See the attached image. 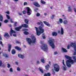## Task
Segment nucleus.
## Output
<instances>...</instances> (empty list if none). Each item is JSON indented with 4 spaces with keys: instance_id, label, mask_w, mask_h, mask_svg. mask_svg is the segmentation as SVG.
I'll use <instances>...</instances> for the list:
<instances>
[{
    "instance_id": "nucleus-64",
    "label": "nucleus",
    "mask_w": 76,
    "mask_h": 76,
    "mask_svg": "<svg viewBox=\"0 0 76 76\" xmlns=\"http://www.w3.org/2000/svg\"><path fill=\"white\" fill-rule=\"evenodd\" d=\"M19 15H20H20H22V14H21L20 13H19Z\"/></svg>"
},
{
    "instance_id": "nucleus-17",
    "label": "nucleus",
    "mask_w": 76,
    "mask_h": 76,
    "mask_svg": "<svg viewBox=\"0 0 76 76\" xmlns=\"http://www.w3.org/2000/svg\"><path fill=\"white\" fill-rule=\"evenodd\" d=\"M44 23L46 25H47L48 26H49V27H50V24L48 23V22L44 21Z\"/></svg>"
},
{
    "instance_id": "nucleus-30",
    "label": "nucleus",
    "mask_w": 76,
    "mask_h": 76,
    "mask_svg": "<svg viewBox=\"0 0 76 76\" xmlns=\"http://www.w3.org/2000/svg\"><path fill=\"white\" fill-rule=\"evenodd\" d=\"M3 56L5 57H8L7 54H6V53H3Z\"/></svg>"
},
{
    "instance_id": "nucleus-41",
    "label": "nucleus",
    "mask_w": 76,
    "mask_h": 76,
    "mask_svg": "<svg viewBox=\"0 0 76 76\" xmlns=\"http://www.w3.org/2000/svg\"><path fill=\"white\" fill-rule=\"evenodd\" d=\"M7 67L8 68H10V65L9 64H7Z\"/></svg>"
},
{
    "instance_id": "nucleus-24",
    "label": "nucleus",
    "mask_w": 76,
    "mask_h": 76,
    "mask_svg": "<svg viewBox=\"0 0 76 76\" xmlns=\"http://www.w3.org/2000/svg\"><path fill=\"white\" fill-rule=\"evenodd\" d=\"M3 17L0 14V21L3 22Z\"/></svg>"
},
{
    "instance_id": "nucleus-50",
    "label": "nucleus",
    "mask_w": 76,
    "mask_h": 76,
    "mask_svg": "<svg viewBox=\"0 0 76 76\" xmlns=\"http://www.w3.org/2000/svg\"><path fill=\"white\" fill-rule=\"evenodd\" d=\"M67 49H69L70 48V45H68L67 46Z\"/></svg>"
},
{
    "instance_id": "nucleus-39",
    "label": "nucleus",
    "mask_w": 76,
    "mask_h": 76,
    "mask_svg": "<svg viewBox=\"0 0 76 76\" xmlns=\"http://www.w3.org/2000/svg\"><path fill=\"white\" fill-rule=\"evenodd\" d=\"M9 22V21L7 20H5L4 21V23H7V22Z\"/></svg>"
},
{
    "instance_id": "nucleus-4",
    "label": "nucleus",
    "mask_w": 76,
    "mask_h": 76,
    "mask_svg": "<svg viewBox=\"0 0 76 76\" xmlns=\"http://www.w3.org/2000/svg\"><path fill=\"white\" fill-rule=\"evenodd\" d=\"M54 39H52L48 41L49 44L50 46L52 48H54L55 47L54 43Z\"/></svg>"
},
{
    "instance_id": "nucleus-42",
    "label": "nucleus",
    "mask_w": 76,
    "mask_h": 76,
    "mask_svg": "<svg viewBox=\"0 0 76 76\" xmlns=\"http://www.w3.org/2000/svg\"><path fill=\"white\" fill-rule=\"evenodd\" d=\"M6 17L7 18V19H10V16H9V15H7Z\"/></svg>"
},
{
    "instance_id": "nucleus-54",
    "label": "nucleus",
    "mask_w": 76,
    "mask_h": 76,
    "mask_svg": "<svg viewBox=\"0 0 76 76\" xmlns=\"http://www.w3.org/2000/svg\"><path fill=\"white\" fill-rule=\"evenodd\" d=\"M58 54V53H57V51L54 52V54Z\"/></svg>"
},
{
    "instance_id": "nucleus-22",
    "label": "nucleus",
    "mask_w": 76,
    "mask_h": 76,
    "mask_svg": "<svg viewBox=\"0 0 76 76\" xmlns=\"http://www.w3.org/2000/svg\"><path fill=\"white\" fill-rule=\"evenodd\" d=\"M24 22H25L26 24H28L29 22V20L27 19H26L24 20Z\"/></svg>"
},
{
    "instance_id": "nucleus-56",
    "label": "nucleus",
    "mask_w": 76,
    "mask_h": 76,
    "mask_svg": "<svg viewBox=\"0 0 76 76\" xmlns=\"http://www.w3.org/2000/svg\"><path fill=\"white\" fill-rule=\"evenodd\" d=\"M37 64H39V61H37Z\"/></svg>"
},
{
    "instance_id": "nucleus-63",
    "label": "nucleus",
    "mask_w": 76,
    "mask_h": 76,
    "mask_svg": "<svg viewBox=\"0 0 76 76\" xmlns=\"http://www.w3.org/2000/svg\"><path fill=\"white\" fill-rule=\"evenodd\" d=\"M44 15L45 16H47V13H44Z\"/></svg>"
},
{
    "instance_id": "nucleus-43",
    "label": "nucleus",
    "mask_w": 76,
    "mask_h": 76,
    "mask_svg": "<svg viewBox=\"0 0 76 76\" xmlns=\"http://www.w3.org/2000/svg\"><path fill=\"white\" fill-rule=\"evenodd\" d=\"M2 67H5V64H2Z\"/></svg>"
},
{
    "instance_id": "nucleus-2",
    "label": "nucleus",
    "mask_w": 76,
    "mask_h": 76,
    "mask_svg": "<svg viewBox=\"0 0 76 76\" xmlns=\"http://www.w3.org/2000/svg\"><path fill=\"white\" fill-rule=\"evenodd\" d=\"M65 58H66L67 59H68V60L66 61V65L68 67H71V64H70V63L72 64H73L74 63H76V56H72L74 61L72 59L71 57H70L66 55L65 56Z\"/></svg>"
},
{
    "instance_id": "nucleus-48",
    "label": "nucleus",
    "mask_w": 76,
    "mask_h": 76,
    "mask_svg": "<svg viewBox=\"0 0 76 76\" xmlns=\"http://www.w3.org/2000/svg\"><path fill=\"white\" fill-rule=\"evenodd\" d=\"M10 72H13V70H12V68H10Z\"/></svg>"
},
{
    "instance_id": "nucleus-8",
    "label": "nucleus",
    "mask_w": 76,
    "mask_h": 76,
    "mask_svg": "<svg viewBox=\"0 0 76 76\" xmlns=\"http://www.w3.org/2000/svg\"><path fill=\"white\" fill-rule=\"evenodd\" d=\"M70 46L74 48V50L76 52V45L75 43L72 42L70 45Z\"/></svg>"
},
{
    "instance_id": "nucleus-32",
    "label": "nucleus",
    "mask_w": 76,
    "mask_h": 76,
    "mask_svg": "<svg viewBox=\"0 0 76 76\" xmlns=\"http://www.w3.org/2000/svg\"><path fill=\"white\" fill-rule=\"evenodd\" d=\"M59 21L60 23H63V20H62L61 18H59Z\"/></svg>"
},
{
    "instance_id": "nucleus-58",
    "label": "nucleus",
    "mask_w": 76,
    "mask_h": 76,
    "mask_svg": "<svg viewBox=\"0 0 76 76\" xmlns=\"http://www.w3.org/2000/svg\"><path fill=\"white\" fill-rule=\"evenodd\" d=\"M2 42L1 41H0V44H1V45H2Z\"/></svg>"
},
{
    "instance_id": "nucleus-28",
    "label": "nucleus",
    "mask_w": 76,
    "mask_h": 76,
    "mask_svg": "<svg viewBox=\"0 0 76 76\" xmlns=\"http://www.w3.org/2000/svg\"><path fill=\"white\" fill-rule=\"evenodd\" d=\"M68 11L69 12H72V8H71V7H68Z\"/></svg>"
},
{
    "instance_id": "nucleus-21",
    "label": "nucleus",
    "mask_w": 76,
    "mask_h": 76,
    "mask_svg": "<svg viewBox=\"0 0 76 76\" xmlns=\"http://www.w3.org/2000/svg\"><path fill=\"white\" fill-rule=\"evenodd\" d=\"M45 67L46 70H49V68H50V65L49 64H47Z\"/></svg>"
},
{
    "instance_id": "nucleus-46",
    "label": "nucleus",
    "mask_w": 76,
    "mask_h": 76,
    "mask_svg": "<svg viewBox=\"0 0 76 76\" xmlns=\"http://www.w3.org/2000/svg\"><path fill=\"white\" fill-rule=\"evenodd\" d=\"M6 13H7V14H8V15H9L10 14V12H9V11H7L6 12Z\"/></svg>"
},
{
    "instance_id": "nucleus-34",
    "label": "nucleus",
    "mask_w": 76,
    "mask_h": 76,
    "mask_svg": "<svg viewBox=\"0 0 76 76\" xmlns=\"http://www.w3.org/2000/svg\"><path fill=\"white\" fill-rule=\"evenodd\" d=\"M18 23L17 22H15L14 23V24L13 25V26L14 27H16L17 26V24Z\"/></svg>"
},
{
    "instance_id": "nucleus-61",
    "label": "nucleus",
    "mask_w": 76,
    "mask_h": 76,
    "mask_svg": "<svg viewBox=\"0 0 76 76\" xmlns=\"http://www.w3.org/2000/svg\"><path fill=\"white\" fill-rule=\"evenodd\" d=\"M74 55H76V53L75 52H74Z\"/></svg>"
},
{
    "instance_id": "nucleus-12",
    "label": "nucleus",
    "mask_w": 76,
    "mask_h": 76,
    "mask_svg": "<svg viewBox=\"0 0 76 76\" xmlns=\"http://www.w3.org/2000/svg\"><path fill=\"white\" fill-rule=\"evenodd\" d=\"M8 50L9 52H10V50H11V48H12V45L10 44H8Z\"/></svg>"
},
{
    "instance_id": "nucleus-44",
    "label": "nucleus",
    "mask_w": 76,
    "mask_h": 76,
    "mask_svg": "<svg viewBox=\"0 0 76 76\" xmlns=\"http://www.w3.org/2000/svg\"><path fill=\"white\" fill-rule=\"evenodd\" d=\"M17 70H18V71H20V69L19 68V67H18L17 68Z\"/></svg>"
},
{
    "instance_id": "nucleus-36",
    "label": "nucleus",
    "mask_w": 76,
    "mask_h": 76,
    "mask_svg": "<svg viewBox=\"0 0 76 76\" xmlns=\"http://www.w3.org/2000/svg\"><path fill=\"white\" fill-rule=\"evenodd\" d=\"M41 61L43 63H44V62H45V61L44 60V59L43 58L41 59Z\"/></svg>"
},
{
    "instance_id": "nucleus-23",
    "label": "nucleus",
    "mask_w": 76,
    "mask_h": 76,
    "mask_svg": "<svg viewBox=\"0 0 76 76\" xmlns=\"http://www.w3.org/2000/svg\"><path fill=\"white\" fill-rule=\"evenodd\" d=\"M62 51L64 53H67V50L66 49L64 48H62Z\"/></svg>"
},
{
    "instance_id": "nucleus-38",
    "label": "nucleus",
    "mask_w": 76,
    "mask_h": 76,
    "mask_svg": "<svg viewBox=\"0 0 76 76\" xmlns=\"http://www.w3.org/2000/svg\"><path fill=\"white\" fill-rule=\"evenodd\" d=\"M41 3L42 4H45V2L44 1H43L42 0H41Z\"/></svg>"
},
{
    "instance_id": "nucleus-51",
    "label": "nucleus",
    "mask_w": 76,
    "mask_h": 76,
    "mask_svg": "<svg viewBox=\"0 0 76 76\" xmlns=\"http://www.w3.org/2000/svg\"><path fill=\"white\" fill-rule=\"evenodd\" d=\"M2 40V38H1V35H0V41Z\"/></svg>"
},
{
    "instance_id": "nucleus-37",
    "label": "nucleus",
    "mask_w": 76,
    "mask_h": 76,
    "mask_svg": "<svg viewBox=\"0 0 76 76\" xmlns=\"http://www.w3.org/2000/svg\"><path fill=\"white\" fill-rule=\"evenodd\" d=\"M2 64H3V63H2V61L1 60L0 61V67H1V66L2 65Z\"/></svg>"
},
{
    "instance_id": "nucleus-13",
    "label": "nucleus",
    "mask_w": 76,
    "mask_h": 76,
    "mask_svg": "<svg viewBox=\"0 0 76 76\" xmlns=\"http://www.w3.org/2000/svg\"><path fill=\"white\" fill-rule=\"evenodd\" d=\"M18 57L20 58H22V59L24 58L25 57L23 55L20 54H18Z\"/></svg>"
},
{
    "instance_id": "nucleus-45",
    "label": "nucleus",
    "mask_w": 76,
    "mask_h": 76,
    "mask_svg": "<svg viewBox=\"0 0 76 76\" xmlns=\"http://www.w3.org/2000/svg\"><path fill=\"white\" fill-rule=\"evenodd\" d=\"M40 14L39 13H37V16H39Z\"/></svg>"
},
{
    "instance_id": "nucleus-18",
    "label": "nucleus",
    "mask_w": 76,
    "mask_h": 76,
    "mask_svg": "<svg viewBox=\"0 0 76 76\" xmlns=\"http://www.w3.org/2000/svg\"><path fill=\"white\" fill-rule=\"evenodd\" d=\"M4 37H7L8 38H10V35H9V34H8V33H5L4 35Z\"/></svg>"
},
{
    "instance_id": "nucleus-26",
    "label": "nucleus",
    "mask_w": 76,
    "mask_h": 76,
    "mask_svg": "<svg viewBox=\"0 0 76 76\" xmlns=\"http://www.w3.org/2000/svg\"><path fill=\"white\" fill-rule=\"evenodd\" d=\"M52 34L53 36H56V35H57V33L56 32H52Z\"/></svg>"
},
{
    "instance_id": "nucleus-19",
    "label": "nucleus",
    "mask_w": 76,
    "mask_h": 76,
    "mask_svg": "<svg viewBox=\"0 0 76 76\" xmlns=\"http://www.w3.org/2000/svg\"><path fill=\"white\" fill-rule=\"evenodd\" d=\"M64 34V30H63V28L61 27V35H63Z\"/></svg>"
},
{
    "instance_id": "nucleus-6",
    "label": "nucleus",
    "mask_w": 76,
    "mask_h": 76,
    "mask_svg": "<svg viewBox=\"0 0 76 76\" xmlns=\"http://www.w3.org/2000/svg\"><path fill=\"white\" fill-rule=\"evenodd\" d=\"M42 49L45 51H47V50H48V46H47V45L43 44V47H42Z\"/></svg>"
},
{
    "instance_id": "nucleus-62",
    "label": "nucleus",
    "mask_w": 76,
    "mask_h": 76,
    "mask_svg": "<svg viewBox=\"0 0 76 76\" xmlns=\"http://www.w3.org/2000/svg\"><path fill=\"white\" fill-rule=\"evenodd\" d=\"M16 65H18V62H16Z\"/></svg>"
},
{
    "instance_id": "nucleus-53",
    "label": "nucleus",
    "mask_w": 76,
    "mask_h": 76,
    "mask_svg": "<svg viewBox=\"0 0 76 76\" xmlns=\"http://www.w3.org/2000/svg\"><path fill=\"white\" fill-rule=\"evenodd\" d=\"M27 4V2H25L24 3V5L25 6V5H26Z\"/></svg>"
},
{
    "instance_id": "nucleus-49",
    "label": "nucleus",
    "mask_w": 76,
    "mask_h": 76,
    "mask_svg": "<svg viewBox=\"0 0 76 76\" xmlns=\"http://www.w3.org/2000/svg\"><path fill=\"white\" fill-rule=\"evenodd\" d=\"M16 44H20V42L18 41H16Z\"/></svg>"
},
{
    "instance_id": "nucleus-29",
    "label": "nucleus",
    "mask_w": 76,
    "mask_h": 76,
    "mask_svg": "<svg viewBox=\"0 0 76 76\" xmlns=\"http://www.w3.org/2000/svg\"><path fill=\"white\" fill-rule=\"evenodd\" d=\"M42 37L44 39H45L46 38V37H45V35L44 34H42Z\"/></svg>"
},
{
    "instance_id": "nucleus-15",
    "label": "nucleus",
    "mask_w": 76,
    "mask_h": 76,
    "mask_svg": "<svg viewBox=\"0 0 76 76\" xmlns=\"http://www.w3.org/2000/svg\"><path fill=\"white\" fill-rule=\"evenodd\" d=\"M22 28V26H19L18 27H16L15 28V29L17 31H20V29Z\"/></svg>"
},
{
    "instance_id": "nucleus-57",
    "label": "nucleus",
    "mask_w": 76,
    "mask_h": 76,
    "mask_svg": "<svg viewBox=\"0 0 76 76\" xmlns=\"http://www.w3.org/2000/svg\"><path fill=\"white\" fill-rule=\"evenodd\" d=\"M38 10V8H35L34 10L35 11H36V10Z\"/></svg>"
},
{
    "instance_id": "nucleus-52",
    "label": "nucleus",
    "mask_w": 76,
    "mask_h": 76,
    "mask_svg": "<svg viewBox=\"0 0 76 76\" xmlns=\"http://www.w3.org/2000/svg\"><path fill=\"white\" fill-rule=\"evenodd\" d=\"M52 74L54 75H55V72L54 71H52Z\"/></svg>"
},
{
    "instance_id": "nucleus-47",
    "label": "nucleus",
    "mask_w": 76,
    "mask_h": 76,
    "mask_svg": "<svg viewBox=\"0 0 76 76\" xmlns=\"http://www.w3.org/2000/svg\"><path fill=\"white\" fill-rule=\"evenodd\" d=\"M23 30L24 31H28V29H23Z\"/></svg>"
},
{
    "instance_id": "nucleus-3",
    "label": "nucleus",
    "mask_w": 76,
    "mask_h": 76,
    "mask_svg": "<svg viewBox=\"0 0 76 76\" xmlns=\"http://www.w3.org/2000/svg\"><path fill=\"white\" fill-rule=\"evenodd\" d=\"M31 39L32 40H31ZM31 39L29 38H27L26 39V40L27 41L29 44H31V43L34 44L36 42L37 39L34 36H33L31 37Z\"/></svg>"
},
{
    "instance_id": "nucleus-27",
    "label": "nucleus",
    "mask_w": 76,
    "mask_h": 76,
    "mask_svg": "<svg viewBox=\"0 0 76 76\" xmlns=\"http://www.w3.org/2000/svg\"><path fill=\"white\" fill-rule=\"evenodd\" d=\"M39 71H40V72H41V73H42V74H44V71H43V70L41 69V68H39Z\"/></svg>"
},
{
    "instance_id": "nucleus-7",
    "label": "nucleus",
    "mask_w": 76,
    "mask_h": 76,
    "mask_svg": "<svg viewBox=\"0 0 76 76\" xmlns=\"http://www.w3.org/2000/svg\"><path fill=\"white\" fill-rule=\"evenodd\" d=\"M27 13L28 15L29 16L31 15L32 13V10L30 9V8L29 7H27Z\"/></svg>"
},
{
    "instance_id": "nucleus-31",
    "label": "nucleus",
    "mask_w": 76,
    "mask_h": 76,
    "mask_svg": "<svg viewBox=\"0 0 76 76\" xmlns=\"http://www.w3.org/2000/svg\"><path fill=\"white\" fill-rule=\"evenodd\" d=\"M63 23L64 24H65V25H66V24H67V23H68V21L66 20H65L63 21Z\"/></svg>"
},
{
    "instance_id": "nucleus-40",
    "label": "nucleus",
    "mask_w": 76,
    "mask_h": 76,
    "mask_svg": "<svg viewBox=\"0 0 76 76\" xmlns=\"http://www.w3.org/2000/svg\"><path fill=\"white\" fill-rule=\"evenodd\" d=\"M23 14H26V11L25 10H24L23 11Z\"/></svg>"
},
{
    "instance_id": "nucleus-11",
    "label": "nucleus",
    "mask_w": 76,
    "mask_h": 76,
    "mask_svg": "<svg viewBox=\"0 0 76 76\" xmlns=\"http://www.w3.org/2000/svg\"><path fill=\"white\" fill-rule=\"evenodd\" d=\"M33 4H34V5L35 6H36V7H40V6H40V5H39L38 4V3L37 2H34L33 3Z\"/></svg>"
},
{
    "instance_id": "nucleus-9",
    "label": "nucleus",
    "mask_w": 76,
    "mask_h": 76,
    "mask_svg": "<svg viewBox=\"0 0 76 76\" xmlns=\"http://www.w3.org/2000/svg\"><path fill=\"white\" fill-rule=\"evenodd\" d=\"M14 33H16L15 31L12 29V28H11L10 31V36H12V34Z\"/></svg>"
},
{
    "instance_id": "nucleus-14",
    "label": "nucleus",
    "mask_w": 76,
    "mask_h": 76,
    "mask_svg": "<svg viewBox=\"0 0 76 76\" xmlns=\"http://www.w3.org/2000/svg\"><path fill=\"white\" fill-rule=\"evenodd\" d=\"M21 26L22 28V27L23 28H28V25L26 24H22Z\"/></svg>"
},
{
    "instance_id": "nucleus-55",
    "label": "nucleus",
    "mask_w": 76,
    "mask_h": 76,
    "mask_svg": "<svg viewBox=\"0 0 76 76\" xmlns=\"http://www.w3.org/2000/svg\"><path fill=\"white\" fill-rule=\"evenodd\" d=\"M10 22H11V23H13V22L12 20V19H11L10 20Z\"/></svg>"
},
{
    "instance_id": "nucleus-59",
    "label": "nucleus",
    "mask_w": 76,
    "mask_h": 76,
    "mask_svg": "<svg viewBox=\"0 0 76 76\" xmlns=\"http://www.w3.org/2000/svg\"><path fill=\"white\" fill-rule=\"evenodd\" d=\"M58 34H60V31L59 30H58Z\"/></svg>"
},
{
    "instance_id": "nucleus-25",
    "label": "nucleus",
    "mask_w": 76,
    "mask_h": 76,
    "mask_svg": "<svg viewBox=\"0 0 76 76\" xmlns=\"http://www.w3.org/2000/svg\"><path fill=\"white\" fill-rule=\"evenodd\" d=\"M11 53L12 54H15L16 53V50L15 49H12L11 51Z\"/></svg>"
},
{
    "instance_id": "nucleus-20",
    "label": "nucleus",
    "mask_w": 76,
    "mask_h": 76,
    "mask_svg": "<svg viewBox=\"0 0 76 76\" xmlns=\"http://www.w3.org/2000/svg\"><path fill=\"white\" fill-rule=\"evenodd\" d=\"M51 76V73L50 72H48L47 74L45 73L44 76Z\"/></svg>"
},
{
    "instance_id": "nucleus-16",
    "label": "nucleus",
    "mask_w": 76,
    "mask_h": 76,
    "mask_svg": "<svg viewBox=\"0 0 76 76\" xmlns=\"http://www.w3.org/2000/svg\"><path fill=\"white\" fill-rule=\"evenodd\" d=\"M15 50H17L18 51H22V49L21 48L18 46H15Z\"/></svg>"
},
{
    "instance_id": "nucleus-60",
    "label": "nucleus",
    "mask_w": 76,
    "mask_h": 76,
    "mask_svg": "<svg viewBox=\"0 0 76 76\" xmlns=\"http://www.w3.org/2000/svg\"><path fill=\"white\" fill-rule=\"evenodd\" d=\"M13 36H14V37H16V34H14L13 35Z\"/></svg>"
},
{
    "instance_id": "nucleus-5",
    "label": "nucleus",
    "mask_w": 76,
    "mask_h": 76,
    "mask_svg": "<svg viewBox=\"0 0 76 76\" xmlns=\"http://www.w3.org/2000/svg\"><path fill=\"white\" fill-rule=\"evenodd\" d=\"M53 67L54 70L56 72H58L60 70V66L57 64H54L53 65Z\"/></svg>"
},
{
    "instance_id": "nucleus-10",
    "label": "nucleus",
    "mask_w": 76,
    "mask_h": 76,
    "mask_svg": "<svg viewBox=\"0 0 76 76\" xmlns=\"http://www.w3.org/2000/svg\"><path fill=\"white\" fill-rule=\"evenodd\" d=\"M62 63L64 65V66H62L64 70H66V65L64 64V60H62Z\"/></svg>"
},
{
    "instance_id": "nucleus-35",
    "label": "nucleus",
    "mask_w": 76,
    "mask_h": 76,
    "mask_svg": "<svg viewBox=\"0 0 76 76\" xmlns=\"http://www.w3.org/2000/svg\"><path fill=\"white\" fill-rule=\"evenodd\" d=\"M55 16H56L55 15H52V16L51 17L50 19H53L54 17H55Z\"/></svg>"
},
{
    "instance_id": "nucleus-33",
    "label": "nucleus",
    "mask_w": 76,
    "mask_h": 76,
    "mask_svg": "<svg viewBox=\"0 0 76 76\" xmlns=\"http://www.w3.org/2000/svg\"><path fill=\"white\" fill-rule=\"evenodd\" d=\"M23 33L24 34L26 35H28L29 34V32L26 31L24 32Z\"/></svg>"
},
{
    "instance_id": "nucleus-1",
    "label": "nucleus",
    "mask_w": 76,
    "mask_h": 76,
    "mask_svg": "<svg viewBox=\"0 0 76 76\" xmlns=\"http://www.w3.org/2000/svg\"><path fill=\"white\" fill-rule=\"evenodd\" d=\"M40 23L41 25V26H39L38 28L37 27H35V28L36 29V31L37 33V36H39L41 34H43L44 32V30L43 28L42 27L44 26L43 23L42 21H40V23L38 22L37 24L38 25H40ZM38 29L39 30V31L38 30Z\"/></svg>"
}]
</instances>
